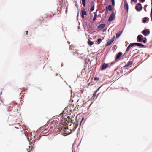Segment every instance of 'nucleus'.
I'll list each match as a JSON object with an SVG mask.
<instances>
[{
    "label": "nucleus",
    "instance_id": "c9c22d12",
    "mask_svg": "<svg viewBox=\"0 0 152 152\" xmlns=\"http://www.w3.org/2000/svg\"><path fill=\"white\" fill-rule=\"evenodd\" d=\"M26 35H27V34H28V31H26Z\"/></svg>",
    "mask_w": 152,
    "mask_h": 152
},
{
    "label": "nucleus",
    "instance_id": "5701e85b",
    "mask_svg": "<svg viewBox=\"0 0 152 152\" xmlns=\"http://www.w3.org/2000/svg\"><path fill=\"white\" fill-rule=\"evenodd\" d=\"M147 18L146 17H144L143 18L142 21L144 23H145L147 20Z\"/></svg>",
    "mask_w": 152,
    "mask_h": 152
},
{
    "label": "nucleus",
    "instance_id": "79ce46f5",
    "mask_svg": "<svg viewBox=\"0 0 152 152\" xmlns=\"http://www.w3.org/2000/svg\"><path fill=\"white\" fill-rule=\"evenodd\" d=\"M57 75V74H56V75Z\"/></svg>",
    "mask_w": 152,
    "mask_h": 152
},
{
    "label": "nucleus",
    "instance_id": "a19ab883",
    "mask_svg": "<svg viewBox=\"0 0 152 152\" xmlns=\"http://www.w3.org/2000/svg\"><path fill=\"white\" fill-rule=\"evenodd\" d=\"M151 4H152V0H151Z\"/></svg>",
    "mask_w": 152,
    "mask_h": 152
},
{
    "label": "nucleus",
    "instance_id": "4468645a",
    "mask_svg": "<svg viewBox=\"0 0 152 152\" xmlns=\"http://www.w3.org/2000/svg\"><path fill=\"white\" fill-rule=\"evenodd\" d=\"M132 47V45L130 43L128 46V47L127 48V49L126 50V53L130 49V48Z\"/></svg>",
    "mask_w": 152,
    "mask_h": 152
},
{
    "label": "nucleus",
    "instance_id": "b1692460",
    "mask_svg": "<svg viewBox=\"0 0 152 152\" xmlns=\"http://www.w3.org/2000/svg\"><path fill=\"white\" fill-rule=\"evenodd\" d=\"M102 41V39L100 38H99L98 39L97 43L98 44L100 43Z\"/></svg>",
    "mask_w": 152,
    "mask_h": 152
},
{
    "label": "nucleus",
    "instance_id": "c756f323",
    "mask_svg": "<svg viewBox=\"0 0 152 152\" xmlns=\"http://www.w3.org/2000/svg\"><path fill=\"white\" fill-rule=\"evenodd\" d=\"M94 80L95 81H96V80L98 81L99 80V79L98 77H95L94 78Z\"/></svg>",
    "mask_w": 152,
    "mask_h": 152
},
{
    "label": "nucleus",
    "instance_id": "58836bf2",
    "mask_svg": "<svg viewBox=\"0 0 152 152\" xmlns=\"http://www.w3.org/2000/svg\"><path fill=\"white\" fill-rule=\"evenodd\" d=\"M83 120H84V118H82V121H83Z\"/></svg>",
    "mask_w": 152,
    "mask_h": 152
},
{
    "label": "nucleus",
    "instance_id": "cd10ccee",
    "mask_svg": "<svg viewBox=\"0 0 152 152\" xmlns=\"http://www.w3.org/2000/svg\"><path fill=\"white\" fill-rule=\"evenodd\" d=\"M111 2L112 3V5L114 6L115 5V1L114 0H111Z\"/></svg>",
    "mask_w": 152,
    "mask_h": 152
},
{
    "label": "nucleus",
    "instance_id": "4be33fe9",
    "mask_svg": "<svg viewBox=\"0 0 152 152\" xmlns=\"http://www.w3.org/2000/svg\"><path fill=\"white\" fill-rule=\"evenodd\" d=\"M137 46L140 47H143L144 46V45L141 43H139Z\"/></svg>",
    "mask_w": 152,
    "mask_h": 152
},
{
    "label": "nucleus",
    "instance_id": "9d476101",
    "mask_svg": "<svg viewBox=\"0 0 152 152\" xmlns=\"http://www.w3.org/2000/svg\"><path fill=\"white\" fill-rule=\"evenodd\" d=\"M108 9L109 10V11H111L112 10V6L111 5H109L108 7H106V13L107 12H108Z\"/></svg>",
    "mask_w": 152,
    "mask_h": 152
},
{
    "label": "nucleus",
    "instance_id": "c85d7f7f",
    "mask_svg": "<svg viewBox=\"0 0 152 152\" xmlns=\"http://www.w3.org/2000/svg\"><path fill=\"white\" fill-rule=\"evenodd\" d=\"M115 36H113V37L112 38L111 40V41H112V42H113V41H114V39H115Z\"/></svg>",
    "mask_w": 152,
    "mask_h": 152
},
{
    "label": "nucleus",
    "instance_id": "f257e3e1",
    "mask_svg": "<svg viewBox=\"0 0 152 152\" xmlns=\"http://www.w3.org/2000/svg\"><path fill=\"white\" fill-rule=\"evenodd\" d=\"M135 9L138 12L142 10V7L141 4L140 3L137 4L135 7Z\"/></svg>",
    "mask_w": 152,
    "mask_h": 152
},
{
    "label": "nucleus",
    "instance_id": "412c9836",
    "mask_svg": "<svg viewBox=\"0 0 152 152\" xmlns=\"http://www.w3.org/2000/svg\"><path fill=\"white\" fill-rule=\"evenodd\" d=\"M82 2L83 5L84 7H85L86 6V0H82Z\"/></svg>",
    "mask_w": 152,
    "mask_h": 152
},
{
    "label": "nucleus",
    "instance_id": "f3484780",
    "mask_svg": "<svg viewBox=\"0 0 152 152\" xmlns=\"http://www.w3.org/2000/svg\"><path fill=\"white\" fill-rule=\"evenodd\" d=\"M53 13H51V12H49L48 13V15H47V17H46V18H47V17H52L53 15Z\"/></svg>",
    "mask_w": 152,
    "mask_h": 152
},
{
    "label": "nucleus",
    "instance_id": "6e6552de",
    "mask_svg": "<svg viewBox=\"0 0 152 152\" xmlns=\"http://www.w3.org/2000/svg\"><path fill=\"white\" fill-rule=\"evenodd\" d=\"M133 62L132 61H129L124 66V67H131Z\"/></svg>",
    "mask_w": 152,
    "mask_h": 152
},
{
    "label": "nucleus",
    "instance_id": "2f4dec72",
    "mask_svg": "<svg viewBox=\"0 0 152 152\" xmlns=\"http://www.w3.org/2000/svg\"><path fill=\"white\" fill-rule=\"evenodd\" d=\"M146 40H147L146 38H145V39L142 41L143 42V43H145L146 42Z\"/></svg>",
    "mask_w": 152,
    "mask_h": 152
},
{
    "label": "nucleus",
    "instance_id": "aec40b11",
    "mask_svg": "<svg viewBox=\"0 0 152 152\" xmlns=\"http://www.w3.org/2000/svg\"><path fill=\"white\" fill-rule=\"evenodd\" d=\"M88 44L90 46H91L93 44V42L92 41H91L90 40H88Z\"/></svg>",
    "mask_w": 152,
    "mask_h": 152
},
{
    "label": "nucleus",
    "instance_id": "e433bc0d",
    "mask_svg": "<svg viewBox=\"0 0 152 152\" xmlns=\"http://www.w3.org/2000/svg\"><path fill=\"white\" fill-rule=\"evenodd\" d=\"M80 58H81L82 59H83V57H79Z\"/></svg>",
    "mask_w": 152,
    "mask_h": 152
},
{
    "label": "nucleus",
    "instance_id": "ea45409f",
    "mask_svg": "<svg viewBox=\"0 0 152 152\" xmlns=\"http://www.w3.org/2000/svg\"><path fill=\"white\" fill-rule=\"evenodd\" d=\"M83 53H81V54H80V55H83Z\"/></svg>",
    "mask_w": 152,
    "mask_h": 152
},
{
    "label": "nucleus",
    "instance_id": "473e14b6",
    "mask_svg": "<svg viewBox=\"0 0 152 152\" xmlns=\"http://www.w3.org/2000/svg\"><path fill=\"white\" fill-rule=\"evenodd\" d=\"M131 1L134 2L135 3H136L137 1V0H131Z\"/></svg>",
    "mask_w": 152,
    "mask_h": 152
},
{
    "label": "nucleus",
    "instance_id": "7c9ffc66",
    "mask_svg": "<svg viewBox=\"0 0 152 152\" xmlns=\"http://www.w3.org/2000/svg\"><path fill=\"white\" fill-rule=\"evenodd\" d=\"M151 17L152 20V8L151 9Z\"/></svg>",
    "mask_w": 152,
    "mask_h": 152
},
{
    "label": "nucleus",
    "instance_id": "f8f14e48",
    "mask_svg": "<svg viewBox=\"0 0 152 152\" xmlns=\"http://www.w3.org/2000/svg\"><path fill=\"white\" fill-rule=\"evenodd\" d=\"M124 8L126 9L127 11H128V4L126 1L124 2Z\"/></svg>",
    "mask_w": 152,
    "mask_h": 152
},
{
    "label": "nucleus",
    "instance_id": "1a4fd4ad",
    "mask_svg": "<svg viewBox=\"0 0 152 152\" xmlns=\"http://www.w3.org/2000/svg\"><path fill=\"white\" fill-rule=\"evenodd\" d=\"M43 21V18H41L37 20V23L39 25H41Z\"/></svg>",
    "mask_w": 152,
    "mask_h": 152
},
{
    "label": "nucleus",
    "instance_id": "ddd939ff",
    "mask_svg": "<svg viewBox=\"0 0 152 152\" xmlns=\"http://www.w3.org/2000/svg\"><path fill=\"white\" fill-rule=\"evenodd\" d=\"M105 26V24L104 23L99 25L97 27L98 28H103Z\"/></svg>",
    "mask_w": 152,
    "mask_h": 152
},
{
    "label": "nucleus",
    "instance_id": "393cba45",
    "mask_svg": "<svg viewBox=\"0 0 152 152\" xmlns=\"http://www.w3.org/2000/svg\"><path fill=\"white\" fill-rule=\"evenodd\" d=\"M78 126V122H77L76 121L75 124L74 126L75 129H76V128Z\"/></svg>",
    "mask_w": 152,
    "mask_h": 152
},
{
    "label": "nucleus",
    "instance_id": "6ab92c4d",
    "mask_svg": "<svg viewBox=\"0 0 152 152\" xmlns=\"http://www.w3.org/2000/svg\"><path fill=\"white\" fill-rule=\"evenodd\" d=\"M97 17V14L96 13H94V17L93 19V21L94 22L96 20Z\"/></svg>",
    "mask_w": 152,
    "mask_h": 152
},
{
    "label": "nucleus",
    "instance_id": "7ed1b4c3",
    "mask_svg": "<svg viewBox=\"0 0 152 152\" xmlns=\"http://www.w3.org/2000/svg\"><path fill=\"white\" fill-rule=\"evenodd\" d=\"M142 34L145 36H147L150 33V31L149 29H145L143 30L142 32Z\"/></svg>",
    "mask_w": 152,
    "mask_h": 152
},
{
    "label": "nucleus",
    "instance_id": "9b49d317",
    "mask_svg": "<svg viewBox=\"0 0 152 152\" xmlns=\"http://www.w3.org/2000/svg\"><path fill=\"white\" fill-rule=\"evenodd\" d=\"M123 30H121L120 31H118L116 34V37L117 38H118L120 35L123 32Z\"/></svg>",
    "mask_w": 152,
    "mask_h": 152
},
{
    "label": "nucleus",
    "instance_id": "a211bd4d",
    "mask_svg": "<svg viewBox=\"0 0 152 152\" xmlns=\"http://www.w3.org/2000/svg\"><path fill=\"white\" fill-rule=\"evenodd\" d=\"M113 42L111 41V40H110L109 41H108L107 42V43L106 45V46H108L110 45Z\"/></svg>",
    "mask_w": 152,
    "mask_h": 152
},
{
    "label": "nucleus",
    "instance_id": "2eb2a0df",
    "mask_svg": "<svg viewBox=\"0 0 152 152\" xmlns=\"http://www.w3.org/2000/svg\"><path fill=\"white\" fill-rule=\"evenodd\" d=\"M24 130H22L21 131H20L19 132V135L20 136V135H23L24 136L25 135V133H24Z\"/></svg>",
    "mask_w": 152,
    "mask_h": 152
},
{
    "label": "nucleus",
    "instance_id": "20e7f679",
    "mask_svg": "<svg viewBox=\"0 0 152 152\" xmlns=\"http://www.w3.org/2000/svg\"><path fill=\"white\" fill-rule=\"evenodd\" d=\"M108 64L104 63L102 65V66L101 68V70H103L104 69H106L108 67Z\"/></svg>",
    "mask_w": 152,
    "mask_h": 152
},
{
    "label": "nucleus",
    "instance_id": "0eeeda50",
    "mask_svg": "<svg viewBox=\"0 0 152 152\" xmlns=\"http://www.w3.org/2000/svg\"><path fill=\"white\" fill-rule=\"evenodd\" d=\"M81 13L82 17L83 18H84V15H86L87 14L86 12L84 9H83L81 10Z\"/></svg>",
    "mask_w": 152,
    "mask_h": 152
},
{
    "label": "nucleus",
    "instance_id": "4c0bfd02",
    "mask_svg": "<svg viewBox=\"0 0 152 152\" xmlns=\"http://www.w3.org/2000/svg\"><path fill=\"white\" fill-rule=\"evenodd\" d=\"M77 54H80V53H78V52H77Z\"/></svg>",
    "mask_w": 152,
    "mask_h": 152
},
{
    "label": "nucleus",
    "instance_id": "bb28decb",
    "mask_svg": "<svg viewBox=\"0 0 152 152\" xmlns=\"http://www.w3.org/2000/svg\"><path fill=\"white\" fill-rule=\"evenodd\" d=\"M94 6H92V7H91V11H93L94 10Z\"/></svg>",
    "mask_w": 152,
    "mask_h": 152
},
{
    "label": "nucleus",
    "instance_id": "f704fd0d",
    "mask_svg": "<svg viewBox=\"0 0 152 152\" xmlns=\"http://www.w3.org/2000/svg\"><path fill=\"white\" fill-rule=\"evenodd\" d=\"M140 1L142 2H143L145 1V0H139Z\"/></svg>",
    "mask_w": 152,
    "mask_h": 152
},
{
    "label": "nucleus",
    "instance_id": "a878e982",
    "mask_svg": "<svg viewBox=\"0 0 152 152\" xmlns=\"http://www.w3.org/2000/svg\"><path fill=\"white\" fill-rule=\"evenodd\" d=\"M138 43H132L131 44L132 45V46H133L134 45H136L137 46L138 45Z\"/></svg>",
    "mask_w": 152,
    "mask_h": 152
},
{
    "label": "nucleus",
    "instance_id": "423d86ee",
    "mask_svg": "<svg viewBox=\"0 0 152 152\" xmlns=\"http://www.w3.org/2000/svg\"><path fill=\"white\" fill-rule=\"evenodd\" d=\"M122 53L121 52H119L118 53V54L116 56V57H115V59H118V60H120V58L122 56Z\"/></svg>",
    "mask_w": 152,
    "mask_h": 152
},
{
    "label": "nucleus",
    "instance_id": "72a5a7b5",
    "mask_svg": "<svg viewBox=\"0 0 152 152\" xmlns=\"http://www.w3.org/2000/svg\"><path fill=\"white\" fill-rule=\"evenodd\" d=\"M68 129L66 128V127H65L64 128V129H63V130L64 131V132H65L66 131V130L67 129Z\"/></svg>",
    "mask_w": 152,
    "mask_h": 152
},
{
    "label": "nucleus",
    "instance_id": "f03ea898",
    "mask_svg": "<svg viewBox=\"0 0 152 152\" xmlns=\"http://www.w3.org/2000/svg\"><path fill=\"white\" fill-rule=\"evenodd\" d=\"M115 14L113 12L110 15L109 18L108 19V21L110 22L112 21L115 18Z\"/></svg>",
    "mask_w": 152,
    "mask_h": 152
},
{
    "label": "nucleus",
    "instance_id": "dca6fc26",
    "mask_svg": "<svg viewBox=\"0 0 152 152\" xmlns=\"http://www.w3.org/2000/svg\"><path fill=\"white\" fill-rule=\"evenodd\" d=\"M102 85L101 86H100L95 91V92L94 94L93 95V96L94 97L95 96H96V94L97 92V91H98L100 88H101V87H102Z\"/></svg>",
    "mask_w": 152,
    "mask_h": 152
},
{
    "label": "nucleus",
    "instance_id": "39448f33",
    "mask_svg": "<svg viewBox=\"0 0 152 152\" xmlns=\"http://www.w3.org/2000/svg\"><path fill=\"white\" fill-rule=\"evenodd\" d=\"M143 36L141 35H138L137 37V41L140 42L143 39Z\"/></svg>",
    "mask_w": 152,
    "mask_h": 152
}]
</instances>
